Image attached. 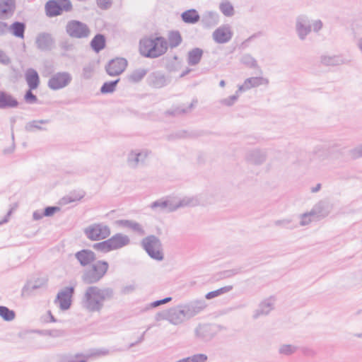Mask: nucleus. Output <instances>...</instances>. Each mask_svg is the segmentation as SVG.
Here are the masks:
<instances>
[{
  "label": "nucleus",
  "mask_w": 362,
  "mask_h": 362,
  "mask_svg": "<svg viewBox=\"0 0 362 362\" xmlns=\"http://www.w3.org/2000/svg\"><path fill=\"white\" fill-rule=\"evenodd\" d=\"M114 297L112 288H100L96 286H88L81 299V306L90 313H100L104 307L106 300H110Z\"/></svg>",
  "instance_id": "nucleus-1"
},
{
  "label": "nucleus",
  "mask_w": 362,
  "mask_h": 362,
  "mask_svg": "<svg viewBox=\"0 0 362 362\" xmlns=\"http://www.w3.org/2000/svg\"><path fill=\"white\" fill-rule=\"evenodd\" d=\"M168 42L163 37L144 38L139 42L140 54L147 58H157L166 52Z\"/></svg>",
  "instance_id": "nucleus-2"
},
{
  "label": "nucleus",
  "mask_w": 362,
  "mask_h": 362,
  "mask_svg": "<svg viewBox=\"0 0 362 362\" xmlns=\"http://www.w3.org/2000/svg\"><path fill=\"white\" fill-rule=\"evenodd\" d=\"M108 269L109 264L107 262L98 260L83 271L81 280L86 284H97L104 277Z\"/></svg>",
  "instance_id": "nucleus-3"
},
{
  "label": "nucleus",
  "mask_w": 362,
  "mask_h": 362,
  "mask_svg": "<svg viewBox=\"0 0 362 362\" xmlns=\"http://www.w3.org/2000/svg\"><path fill=\"white\" fill-rule=\"evenodd\" d=\"M156 321L166 320L173 325H180L187 320L181 304L158 312L155 315Z\"/></svg>",
  "instance_id": "nucleus-4"
},
{
  "label": "nucleus",
  "mask_w": 362,
  "mask_h": 362,
  "mask_svg": "<svg viewBox=\"0 0 362 362\" xmlns=\"http://www.w3.org/2000/svg\"><path fill=\"white\" fill-rule=\"evenodd\" d=\"M141 245L151 259L156 261H162L164 259L162 243L156 235H150L143 238Z\"/></svg>",
  "instance_id": "nucleus-5"
},
{
  "label": "nucleus",
  "mask_w": 362,
  "mask_h": 362,
  "mask_svg": "<svg viewBox=\"0 0 362 362\" xmlns=\"http://www.w3.org/2000/svg\"><path fill=\"white\" fill-rule=\"evenodd\" d=\"M65 30L70 37L75 39L88 38L91 33L87 24L77 20L68 21L65 26Z\"/></svg>",
  "instance_id": "nucleus-6"
},
{
  "label": "nucleus",
  "mask_w": 362,
  "mask_h": 362,
  "mask_svg": "<svg viewBox=\"0 0 362 362\" xmlns=\"http://www.w3.org/2000/svg\"><path fill=\"white\" fill-rule=\"evenodd\" d=\"M313 154L319 162L325 163L339 158L342 155V152L333 146L320 145L315 147Z\"/></svg>",
  "instance_id": "nucleus-7"
},
{
  "label": "nucleus",
  "mask_w": 362,
  "mask_h": 362,
  "mask_svg": "<svg viewBox=\"0 0 362 362\" xmlns=\"http://www.w3.org/2000/svg\"><path fill=\"white\" fill-rule=\"evenodd\" d=\"M45 9L46 15L52 18L61 15L64 11H71L72 4L70 0H49L45 4Z\"/></svg>",
  "instance_id": "nucleus-8"
},
{
  "label": "nucleus",
  "mask_w": 362,
  "mask_h": 362,
  "mask_svg": "<svg viewBox=\"0 0 362 362\" xmlns=\"http://www.w3.org/2000/svg\"><path fill=\"white\" fill-rule=\"evenodd\" d=\"M86 236L90 240H100L108 238L110 228L103 223H93L84 229Z\"/></svg>",
  "instance_id": "nucleus-9"
},
{
  "label": "nucleus",
  "mask_w": 362,
  "mask_h": 362,
  "mask_svg": "<svg viewBox=\"0 0 362 362\" xmlns=\"http://www.w3.org/2000/svg\"><path fill=\"white\" fill-rule=\"evenodd\" d=\"M72 81V76L66 71L57 72L48 81V87L54 90L66 87Z\"/></svg>",
  "instance_id": "nucleus-10"
},
{
  "label": "nucleus",
  "mask_w": 362,
  "mask_h": 362,
  "mask_svg": "<svg viewBox=\"0 0 362 362\" xmlns=\"http://www.w3.org/2000/svg\"><path fill=\"white\" fill-rule=\"evenodd\" d=\"M151 154L148 149H134L132 150L127 158V163L129 168L135 169L139 165L145 164L146 158Z\"/></svg>",
  "instance_id": "nucleus-11"
},
{
  "label": "nucleus",
  "mask_w": 362,
  "mask_h": 362,
  "mask_svg": "<svg viewBox=\"0 0 362 362\" xmlns=\"http://www.w3.org/2000/svg\"><path fill=\"white\" fill-rule=\"evenodd\" d=\"M267 158L266 149L253 148L245 152V159L247 163L253 165H261L264 164Z\"/></svg>",
  "instance_id": "nucleus-12"
},
{
  "label": "nucleus",
  "mask_w": 362,
  "mask_h": 362,
  "mask_svg": "<svg viewBox=\"0 0 362 362\" xmlns=\"http://www.w3.org/2000/svg\"><path fill=\"white\" fill-rule=\"evenodd\" d=\"M219 331V326L212 324L199 325L194 329L197 338L204 341H210Z\"/></svg>",
  "instance_id": "nucleus-13"
},
{
  "label": "nucleus",
  "mask_w": 362,
  "mask_h": 362,
  "mask_svg": "<svg viewBox=\"0 0 362 362\" xmlns=\"http://www.w3.org/2000/svg\"><path fill=\"white\" fill-rule=\"evenodd\" d=\"M296 31L300 40H305L312 30L310 18L305 15H299L296 18Z\"/></svg>",
  "instance_id": "nucleus-14"
},
{
  "label": "nucleus",
  "mask_w": 362,
  "mask_h": 362,
  "mask_svg": "<svg viewBox=\"0 0 362 362\" xmlns=\"http://www.w3.org/2000/svg\"><path fill=\"white\" fill-rule=\"evenodd\" d=\"M187 320L199 314L206 308L204 300H194L187 303L181 304Z\"/></svg>",
  "instance_id": "nucleus-15"
},
{
  "label": "nucleus",
  "mask_w": 362,
  "mask_h": 362,
  "mask_svg": "<svg viewBox=\"0 0 362 362\" xmlns=\"http://www.w3.org/2000/svg\"><path fill=\"white\" fill-rule=\"evenodd\" d=\"M35 45L40 51H51L55 45V39L49 33H40L35 38Z\"/></svg>",
  "instance_id": "nucleus-16"
},
{
  "label": "nucleus",
  "mask_w": 362,
  "mask_h": 362,
  "mask_svg": "<svg viewBox=\"0 0 362 362\" xmlns=\"http://www.w3.org/2000/svg\"><path fill=\"white\" fill-rule=\"evenodd\" d=\"M74 293L72 286L66 287L57 293L55 303H59V308L62 310H68L71 304V297Z\"/></svg>",
  "instance_id": "nucleus-17"
},
{
  "label": "nucleus",
  "mask_w": 362,
  "mask_h": 362,
  "mask_svg": "<svg viewBox=\"0 0 362 362\" xmlns=\"http://www.w3.org/2000/svg\"><path fill=\"white\" fill-rule=\"evenodd\" d=\"M127 66V61L124 58H116L109 62L105 66L108 75L115 76L121 74Z\"/></svg>",
  "instance_id": "nucleus-18"
},
{
  "label": "nucleus",
  "mask_w": 362,
  "mask_h": 362,
  "mask_svg": "<svg viewBox=\"0 0 362 362\" xmlns=\"http://www.w3.org/2000/svg\"><path fill=\"white\" fill-rule=\"evenodd\" d=\"M233 37V32L228 25H224L216 28L212 34L213 40L218 44L229 42Z\"/></svg>",
  "instance_id": "nucleus-19"
},
{
  "label": "nucleus",
  "mask_w": 362,
  "mask_h": 362,
  "mask_svg": "<svg viewBox=\"0 0 362 362\" xmlns=\"http://www.w3.org/2000/svg\"><path fill=\"white\" fill-rule=\"evenodd\" d=\"M150 208L156 212H173L176 211L175 201L173 199H160L152 202Z\"/></svg>",
  "instance_id": "nucleus-20"
},
{
  "label": "nucleus",
  "mask_w": 362,
  "mask_h": 362,
  "mask_svg": "<svg viewBox=\"0 0 362 362\" xmlns=\"http://www.w3.org/2000/svg\"><path fill=\"white\" fill-rule=\"evenodd\" d=\"M170 79L161 71H153L147 78L148 84L154 88H160L170 83Z\"/></svg>",
  "instance_id": "nucleus-21"
},
{
  "label": "nucleus",
  "mask_w": 362,
  "mask_h": 362,
  "mask_svg": "<svg viewBox=\"0 0 362 362\" xmlns=\"http://www.w3.org/2000/svg\"><path fill=\"white\" fill-rule=\"evenodd\" d=\"M274 298H268L262 300L258 308L253 312L252 318L257 320L262 316H266L274 308Z\"/></svg>",
  "instance_id": "nucleus-22"
},
{
  "label": "nucleus",
  "mask_w": 362,
  "mask_h": 362,
  "mask_svg": "<svg viewBox=\"0 0 362 362\" xmlns=\"http://www.w3.org/2000/svg\"><path fill=\"white\" fill-rule=\"evenodd\" d=\"M19 102L12 94L0 90V110L13 109L18 107Z\"/></svg>",
  "instance_id": "nucleus-23"
},
{
  "label": "nucleus",
  "mask_w": 362,
  "mask_h": 362,
  "mask_svg": "<svg viewBox=\"0 0 362 362\" xmlns=\"http://www.w3.org/2000/svg\"><path fill=\"white\" fill-rule=\"evenodd\" d=\"M330 211L329 203L326 200H321L313 206L310 211L317 220H320L327 216Z\"/></svg>",
  "instance_id": "nucleus-24"
},
{
  "label": "nucleus",
  "mask_w": 362,
  "mask_h": 362,
  "mask_svg": "<svg viewBox=\"0 0 362 362\" xmlns=\"http://www.w3.org/2000/svg\"><path fill=\"white\" fill-rule=\"evenodd\" d=\"M111 250H119L130 244V238L123 233H116L108 239Z\"/></svg>",
  "instance_id": "nucleus-25"
},
{
  "label": "nucleus",
  "mask_w": 362,
  "mask_h": 362,
  "mask_svg": "<svg viewBox=\"0 0 362 362\" xmlns=\"http://www.w3.org/2000/svg\"><path fill=\"white\" fill-rule=\"evenodd\" d=\"M75 257L82 267H86L95 262L96 255L92 250L83 249L76 252Z\"/></svg>",
  "instance_id": "nucleus-26"
},
{
  "label": "nucleus",
  "mask_w": 362,
  "mask_h": 362,
  "mask_svg": "<svg viewBox=\"0 0 362 362\" xmlns=\"http://www.w3.org/2000/svg\"><path fill=\"white\" fill-rule=\"evenodd\" d=\"M269 79L264 77H250L245 80L244 83L238 87V91L243 92L261 85L267 86Z\"/></svg>",
  "instance_id": "nucleus-27"
},
{
  "label": "nucleus",
  "mask_w": 362,
  "mask_h": 362,
  "mask_svg": "<svg viewBox=\"0 0 362 362\" xmlns=\"http://www.w3.org/2000/svg\"><path fill=\"white\" fill-rule=\"evenodd\" d=\"M116 223L120 227L132 230L139 235H144L145 234V230L142 226L134 221L121 219L116 221Z\"/></svg>",
  "instance_id": "nucleus-28"
},
{
  "label": "nucleus",
  "mask_w": 362,
  "mask_h": 362,
  "mask_svg": "<svg viewBox=\"0 0 362 362\" xmlns=\"http://www.w3.org/2000/svg\"><path fill=\"white\" fill-rule=\"evenodd\" d=\"M219 16L215 11H205L202 16L201 22L204 28H211L218 24Z\"/></svg>",
  "instance_id": "nucleus-29"
},
{
  "label": "nucleus",
  "mask_w": 362,
  "mask_h": 362,
  "mask_svg": "<svg viewBox=\"0 0 362 362\" xmlns=\"http://www.w3.org/2000/svg\"><path fill=\"white\" fill-rule=\"evenodd\" d=\"M201 204L200 199L198 196L185 197L179 201H175L176 210L179 208L194 207Z\"/></svg>",
  "instance_id": "nucleus-30"
},
{
  "label": "nucleus",
  "mask_w": 362,
  "mask_h": 362,
  "mask_svg": "<svg viewBox=\"0 0 362 362\" xmlns=\"http://www.w3.org/2000/svg\"><path fill=\"white\" fill-rule=\"evenodd\" d=\"M49 120L48 119H39V120H32L27 122L25 125V131L27 132H35L37 131H46L47 128L44 127L42 125L48 124Z\"/></svg>",
  "instance_id": "nucleus-31"
},
{
  "label": "nucleus",
  "mask_w": 362,
  "mask_h": 362,
  "mask_svg": "<svg viewBox=\"0 0 362 362\" xmlns=\"http://www.w3.org/2000/svg\"><path fill=\"white\" fill-rule=\"evenodd\" d=\"M25 80L30 90L36 89L40 84L38 73L33 69H28L25 73Z\"/></svg>",
  "instance_id": "nucleus-32"
},
{
  "label": "nucleus",
  "mask_w": 362,
  "mask_h": 362,
  "mask_svg": "<svg viewBox=\"0 0 362 362\" xmlns=\"http://www.w3.org/2000/svg\"><path fill=\"white\" fill-rule=\"evenodd\" d=\"M320 62L325 66H338L346 63V60L340 55H322Z\"/></svg>",
  "instance_id": "nucleus-33"
},
{
  "label": "nucleus",
  "mask_w": 362,
  "mask_h": 362,
  "mask_svg": "<svg viewBox=\"0 0 362 362\" xmlns=\"http://www.w3.org/2000/svg\"><path fill=\"white\" fill-rule=\"evenodd\" d=\"M15 7V0H0V18L12 14Z\"/></svg>",
  "instance_id": "nucleus-34"
},
{
  "label": "nucleus",
  "mask_w": 362,
  "mask_h": 362,
  "mask_svg": "<svg viewBox=\"0 0 362 362\" xmlns=\"http://www.w3.org/2000/svg\"><path fill=\"white\" fill-rule=\"evenodd\" d=\"M181 18L185 23L195 24L199 21L201 18L196 9L191 8L184 11L181 14Z\"/></svg>",
  "instance_id": "nucleus-35"
},
{
  "label": "nucleus",
  "mask_w": 362,
  "mask_h": 362,
  "mask_svg": "<svg viewBox=\"0 0 362 362\" xmlns=\"http://www.w3.org/2000/svg\"><path fill=\"white\" fill-rule=\"evenodd\" d=\"M25 24L23 22L16 21L10 26H8V31L16 37L24 38V33L25 30Z\"/></svg>",
  "instance_id": "nucleus-36"
},
{
  "label": "nucleus",
  "mask_w": 362,
  "mask_h": 362,
  "mask_svg": "<svg viewBox=\"0 0 362 362\" xmlns=\"http://www.w3.org/2000/svg\"><path fill=\"white\" fill-rule=\"evenodd\" d=\"M105 37L103 34H97L90 41V45L93 51L98 53L105 47Z\"/></svg>",
  "instance_id": "nucleus-37"
},
{
  "label": "nucleus",
  "mask_w": 362,
  "mask_h": 362,
  "mask_svg": "<svg viewBox=\"0 0 362 362\" xmlns=\"http://www.w3.org/2000/svg\"><path fill=\"white\" fill-rule=\"evenodd\" d=\"M203 55V50L196 47L188 52L187 63L190 66H195L199 63Z\"/></svg>",
  "instance_id": "nucleus-38"
},
{
  "label": "nucleus",
  "mask_w": 362,
  "mask_h": 362,
  "mask_svg": "<svg viewBox=\"0 0 362 362\" xmlns=\"http://www.w3.org/2000/svg\"><path fill=\"white\" fill-rule=\"evenodd\" d=\"M86 192L83 190H74L62 199V203L68 204L71 202L80 201L84 197Z\"/></svg>",
  "instance_id": "nucleus-39"
},
{
  "label": "nucleus",
  "mask_w": 362,
  "mask_h": 362,
  "mask_svg": "<svg viewBox=\"0 0 362 362\" xmlns=\"http://www.w3.org/2000/svg\"><path fill=\"white\" fill-rule=\"evenodd\" d=\"M148 71L146 69H138L133 71L127 76V80L132 83H139L146 75Z\"/></svg>",
  "instance_id": "nucleus-40"
},
{
  "label": "nucleus",
  "mask_w": 362,
  "mask_h": 362,
  "mask_svg": "<svg viewBox=\"0 0 362 362\" xmlns=\"http://www.w3.org/2000/svg\"><path fill=\"white\" fill-rule=\"evenodd\" d=\"M59 47L62 51V56L67 57L69 52H74L76 47L69 39H64L59 42Z\"/></svg>",
  "instance_id": "nucleus-41"
},
{
  "label": "nucleus",
  "mask_w": 362,
  "mask_h": 362,
  "mask_svg": "<svg viewBox=\"0 0 362 362\" xmlns=\"http://www.w3.org/2000/svg\"><path fill=\"white\" fill-rule=\"evenodd\" d=\"M84 357L83 354L77 353L75 354H62L58 356L59 362H86V360H81L76 361V359Z\"/></svg>",
  "instance_id": "nucleus-42"
},
{
  "label": "nucleus",
  "mask_w": 362,
  "mask_h": 362,
  "mask_svg": "<svg viewBox=\"0 0 362 362\" xmlns=\"http://www.w3.org/2000/svg\"><path fill=\"white\" fill-rule=\"evenodd\" d=\"M182 36L179 31H171L168 34V44L170 48H175L182 42Z\"/></svg>",
  "instance_id": "nucleus-43"
},
{
  "label": "nucleus",
  "mask_w": 362,
  "mask_h": 362,
  "mask_svg": "<svg viewBox=\"0 0 362 362\" xmlns=\"http://www.w3.org/2000/svg\"><path fill=\"white\" fill-rule=\"evenodd\" d=\"M219 9L221 12L227 17H230L234 15V8L231 3L227 0L223 1L219 4Z\"/></svg>",
  "instance_id": "nucleus-44"
},
{
  "label": "nucleus",
  "mask_w": 362,
  "mask_h": 362,
  "mask_svg": "<svg viewBox=\"0 0 362 362\" xmlns=\"http://www.w3.org/2000/svg\"><path fill=\"white\" fill-rule=\"evenodd\" d=\"M240 62L250 69H255L258 67L257 60L250 54H245L240 59Z\"/></svg>",
  "instance_id": "nucleus-45"
},
{
  "label": "nucleus",
  "mask_w": 362,
  "mask_h": 362,
  "mask_svg": "<svg viewBox=\"0 0 362 362\" xmlns=\"http://www.w3.org/2000/svg\"><path fill=\"white\" fill-rule=\"evenodd\" d=\"M208 356L204 354H196L190 356L183 358L175 362H206Z\"/></svg>",
  "instance_id": "nucleus-46"
},
{
  "label": "nucleus",
  "mask_w": 362,
  "mask_h": 362,
  "mask_svg": "<svg viewBox=\"0 0 362 362\" xmlns=\"http://www.w3.org/2000/svg\"><path fill=\"white\" fill-rule=\"evenodd\" d=\"M0 317L5 321H12L15 319L16 313L6 306L0 305Z\"/></svg>",
  "instance_id": "nucleus-47"
},
{
  "label": "nucleus",
  "mask_w": 362,
  "mask_h": 362,
  "mask_svg": "<svg viewBox=\"0 0 362 362\" xmlns=\"http://www.w3.org/2000/svg\"><path fill=\"white\" fill-rule=\"evenodd\" d=\"M41 287L40 284H37L35 282L33 284L31 282H28L22 288L21 296L23 297H27L31 295L32 292L39 288Z\"/></svg>",
  "instance_id": "nucleus-48"
},
{
  "label": "nucleus",
  "mask_w": 362,
  "mask_h": 362,
  "mask_svg": "<svg viewBox=\"0 0 362 362\" xmlns=\"http://www.w3.org/2000/svg\"><path fill=\"white\" fill-rule=\"evenodd\" d=\"M119 81V78H117L115 81L104 83L100 88V92L103 94L112 93L115 90L116 86Z\"/></svg>",
  "instance_id": "nucleus-49"
},
{
  "label": "nucleus",
  "mask_w": 362,
  "mask_h": 362,
  "mask_svg": "<svg viewBox=\"0 0 362 362\" xmlns=\"http://www.w3.org/2000/svg\"><path fill=\"white\" fill-rule=\"evenodd\" d=\"M296 351L297 347L292 344H281L279 348V354L284 356H291Z\"/></svg>",
  "instance_id": "nucleus-50"
},
{
  "label": "nucleus",
  "mask_w": 362,
  "mask_h": 362,
  "mask_svg": "<svg viewBox=\"0 0 362 362\" xmlns=\"http://www.w3.org/2000/svg\"><path fill=\"white\" fill-rule=\"evenodd\" d=\"M93 247L95 250L103 252V253H107V252L112 251L110 246L108 239L105 240L103 242L95 243L93 245Z\"/></svg>",
  "instance_id": "nucleus-51"
},
{
  "label": "nucleus",
  "mask_w": 362,
  "mask_h": 362,
  "mask_svg": "<svg viewBox=\"0 0 362 362\" xmlns=\"http://www.w3.org/2000/svg\"><path fill=\"white\" fill-rule=\"evenodd\" d=\"M274 225L276 226H280L284 228H287L289 230L294 229L297 227L296 225L292 224V221L288 218L281 219V220H276L274 221Z\"/></svg>",
  "instance_id": "nucleus-52"
},
{
  "label": "nucleus",
  "mask_w": 362,
  "mask_h": 362,
  "mask_svg": "<svg viewBox=\"0 0 362 362\" xmlns=\"http://www.w3.org/2000/svg\"><path fill=\"white\" fill-rule=\"evenodd\" d=\"M300 226H305L309 225L313 220H315V216L311 214V211L304 213L300 214Z\"/></svg>",
  "instance_id": "nucleus-53"
},
{
  "label": "nucleus",
  "mask_w": 362,
  "mask_h": 362,
  "mask_svg": "<svg viewBox=\"0 0 362 362\" xmlns=\"http://www.w3.org/2000/svg\"><path fill=\"white\" fill-rule=\"evenodd\" d=\"M192 107H193V103H192L188 106V107L187 109L181 107H177L173 110L166 111L165 113L167 115H182V114L189 112L192 108Z\"/></svg>",
  "instance_id": "nucleus-54"
},
{
  "label": "nucleus",
  "mask_w": 362,
  "mask_h": 362,
  "mask_svg": "<svg viewBox=\"0 0 362 362\" xmlns=\"http://www.w3.org/2000/svg\"><path fill=\"white\" fill-rule=\"evenodd\" d=\"M349 156L353 159L362 157V143L349 151Z\"/></svg>",
  "instance_id": "nucleus-55"
},
{
  "label": "nucleus",
  "mask_w": 362,
  "mask_h": 362,
  "mask_svg": "<svg viewBox=\"0 0 362 362\" xmlns=\"http://www.w3.org/2000/svg\"><path fill=\"white\" fill-rule=\"evenodd\" d=\"M93 66L90 64L84 66L82 70L83 78L90 79L93 76Z\"/></svg>",
  "instance_id": "nucleus-56"
},
{
  "label": "nucleus",
  "mask_w": 362,
  "mask_h": 362,
  "mask_svg": "<svg viewBox=\"0 0 362 362\" xmlns=\"http://www.w3.org/2000/svg\"><path fill=\"white\" fill-rule=\"evenodd\" d=\"M109 354H110L109 350L105 348L96 349H93L91 351L90 356L100 357V356H107Z\"/></svg>",
  "instance_id": "nucleus-57"
},
{
  "label": "nucleus",
  "mask_w": 362,
  "mask_h": 362,
  "mask_svg": "<svg viewBox=\"0 0 362 362\" xmlns=\"http://www.w3.org/2000/svg\"><path fill=\"white\" fill-rule=\"evenodd\" d=\"M240 91H238V90H237L236 93L233 95H231L227 98H225V99H223L221 100V103L223 105H227V106H231L233 105L235 101L238 100V93H239Z\"/></svg>",
  "instance_id": "nucleus-58"
},
{
  "label": "nucleus",
  "mask_w": 362,
  "mask_h": 362,
  "mask_svg": "<svg viewBox=\"0 0 362 362\" xmlns=\"http://www.w3.org/2000/svg\"><path fill=\"white\" fill-rule=\"evenodd\" d=\"M239 273H240V268H234L232 269L223 271L221 275V278L226 279V278H230Z\"/></svg>",
  "instance_id": "nucleus-59"
},
{
  "label": "nucleus",
  "mask_w": 362,
  "mask_h": 362,
  "mask_svg": "<svg viewBox=\"0 0 362 362\" xmlns=\"http://www.w3.org/2000/svg\"><path fill=\"white\" fill-rule=\"evenodd\" d=\"M11 63L10 57L1 49H0V64L8 66Z\"/></svg>",
  "instance_id": "nucleus-60"
},
{
  "label": "nucleus",
  "mask_w": 362,
  "mask_h": 362,
  "mask_svg": "<svg viewBox=\"0 0 362 362\" xmlns=\"http://www.w3.org/2000/svg\"><path fill=\"white\" fill-rule=\"evenodd\" d=\"M24 98L26 103L30 104L35 103L37 100V96L33 93L32 90L30 89L26 91Z\"/></svg>",
  "instance_id": "nucleus-61"
},
{
  "label": "nucleus",
  "mask_w": 362,
  "mask_h": 362,
  "mask_svg": "<svg viewBox=\"0 0 362 362\" xmlns=\"http://www.w3.org/2000/svg\"><path fill=\"white\" fill-rule=\"evenodd\" d=\"M59 211L60 208L59 206H47L44 210V215L45 216H52Z\"/></svg>",
  "instance_id": "nucleus-62"
},
{
  "label": "nucleus",
  "mask_w": 362,
  "mask_h": 362,
  "mask_svg": "<svg viewBox=\"0 0 362 362\" xmlns=\"http://www.w3.org/2000/svg\"><path fill=\"white\" fill-rule=\"evenodd\" d=\"M136 286L134 284H130V285L125 286L124 287L122 288V293L123 294L131 293L136 290Z\"/></svg>",
  "instance_id": "nucleus-63"
},
{
  "label": "nucleus",
  "mask_w": 362,
  "mask_h": 362,
  "mask_svg": "<svg viewBox=\"0 0 362 362\" xmlns=\"http://www.w3.org/2000/svg\"><path fill=\"white\" fill-rule=\"evenodd\" d=\"M311 25L315 32H318L322 28V22L320 20L315 21Z\"/></svg>",
  "instance_id": "nucleus-64"
}]
</instances>
